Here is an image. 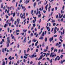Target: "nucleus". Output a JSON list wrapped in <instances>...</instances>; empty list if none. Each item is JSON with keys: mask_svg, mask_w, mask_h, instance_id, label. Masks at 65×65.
Returning a JSON list of instances; mask_svg holds the SVG:
<instances>
[{"mask_svg": "<svg viewBox=\"0 0 65 65\" xmlns=\"http://www.w3.org/2000/svg\"><path fill=\"white\" fill-rule=\"evenodd\" d=\"M59 56H57L55 58V61H56V60H58V61H59L60 60V57L61 58V59H62V58H63V55H61V56H60V57H59Z\"/></svg>", "mask_w": 65, "mask_h": 65, "instance_id": "nucleus-1", "label": "nucleus"}, {"mask_svg": "<svg viewBox=\"0 0 65 65\" xmlns=\"http://www.w3.org/2000/svg\"><path fill=\"white\" fill-rule=\"evenodd\" d=\"M8 20H7L6 21V24H8Z\"/></svg>", "mask_w": 65, "mask_h": 65, "instance_id": "nucleus-61", "label": "nucleus"}, {"mask_svg": "<svg viewBox=\"0 0 65 65\" xmlns=\"http://www.w3.org/2000/svg\"><path fill=\"white\" fill-rule=\"evenodd\" d=\"M47 38L45 37V42H46L47 41Z\"/></svg>", "mask_w": 65, "mask_h": 65, "instance_id": "nucleus-14", "label": "nucleus"}, {"mask_svg": "<svg viewBox=\"0 0 65 65\" xmlns=\"http://www.w3.org/2000/svg\"><path fill=\"white\" fill-rule=\"evenodd\" d=\"M43 28H44V27H42V28L41 29V30L42 31V30H43Z\"/></svg>", "mask_w": 65, "mask_h": 65, "instance_id": "nucleus-46", "label": "nucleus"}, {"mask_svg": "<svg viewBox=\"0 0 65 65\" xmlns=\"http://www.w3.org/2000/svg\"><path fill=\"white\" fill-rule=\"evenodd\" d=\"M63 63V60H61L60 63L61 64H62Z\"/></svg>", "mask_w": 65, "mask_h": 65, "instance_id": "nucleus-42", "label": "nucleus"}, {"mask_svg": "<svg viewBox=\"0 0 65 65\" xmlns=\"http://www.w3.org/2000/svg\"><path fill=\"white\" fill-rule=\"evenodd\" d=\"M33 18H34V19H35V22H36V17H34Z\"/></svg>", "mask_w": 65, "mask_h": 65, "instance_id": "nucleus-20", "label": "nucleus"}, {"mask_svg": "<svg viewBox=\"0 0 65 65\" xmlns=\"http://www.w3.org/2000/svg\"><path fill=\"white\" fill-rule=\"evenodd\" d=\"M34 54H33L32 55L30 56V58H34Z\"/></svg>", "mask_w": 65, "mask_h": 65, "instance_id": "nucleus-11", "label": "nucleus"}, {"mask_svg": "<svg viewBox=\"0 0 65 65\" xmlns=\"http://www.w3.org/2000/svg\"><path fill=\"white\" fill-rule=\"evenodd\" d=\"M48 6V5L47 4L46 5L45 7V8L46 9V11L47 10V6Z\"/></svg>", "mask_w": 65, "mask_h": 65, "instance_id": "nucleus-10", "label": "nucleus"}, {"mask_svg": "<svg viewBox=\"0 0 65 65\" xmlns=\"http://www.w3.org/2000/svg\"><path fill=\"white\" fill-rule=\"evenodd\" d=\"M64 6H63L62 7V10H64Z\"/></svg>", "mask_w": 65, "mask_h": 65, "instance_id": "nucleus-49", "label": "nucleus"}, {"mask_svg": "<svg viewBox=\"0 0 65 65\" xmlns=\"http://www.w3.org/2000/svg\"><path fill=\"white\" fill-rule=\"evenodd\" d=\"M18 2H16V7H17V5H18Z\"/></svg>", "mask_w": 65, "mask_h": 65, "instance_id": "nucleus-47", "label": "nucleus"}, {"mask_svg": "<svg viewBox=\"0 0 65 65\" xmlns=\"http://www.w3.org/2000/svg\"><path fill=\"white\" fill-rule=\"evenodd\" d=\"M60 51H61V49H59V50H58V53L59 54L60 53Z\"/></svg>", "mask_w": 65, "mask_h": 65, "instance_id": "nucleus-39", "label": "nucleus"}, {"mask_svg": "<svg viewBox=\"0 0 65 65\" xmlns=\"http://www.w3.org/2000/svg\"><path fill=\"white\" fill-rule=\"evenodd\" d=\"M17 22H18V24L17 25L16 27H18L19 26L18 25V24H19V23H20V19H19V18H18L17 19Z\"/></svg>", "mask_w": 65, "mask_h": 65, "instance_id": "nucleus-4", "label": "nucleus"}, {"mask_svg": "<svg viewBox=\"0 0 65 65\" xmlns=\"http://www.w3.org/2000/svg\"><path fill=\"white\" fill-rule=\"evenodd\" d=\"M15 1V0H13V1H12V3H13V2H14Z\"/></svg>", "mask_w": 65, "mask_h": 65, "instance_id": "nucleus-45", "label": "nucleus"}, {"mask_svg": "<svg viewBox=\"0 0 65 65\" xmlns=\"http://www.w3.org/2000/svg\"><path fill=\"white\" fill-rule=\"evenodd\" d=\"M3 4L2 3L1 5V8H3Z\"/></svg>", "mask_w": 65, "mask_h": 65, "instance_id": "nucleus-24", "label": "nucleus"}, {"mask_svg": "<svg viewBox=\"0 0 65 65\" xmlns=\"http://www.w3.org/2000/svg\"><path fill=\"white\" fill-rule=\"evenodd\" d=\"M41 63V62L40 61H39L38 63V65H40V64Z\"/></svg>", "mask_w": 65, "mask_h": 65, "instance_id": "nucleus-50", "label": "nucleus"}, {"mask_svg": "<svg viewBox=\"0 0 65 65\" xmlns=\"http://www.w3.org/2000/svg\"><path fill=\"white\" fill-rule=\"evenodd\" d=\"M53 12H52L51 13V14H50V15H51V16H52V14H53Z\"/></svg>", "mask_w": 65, "mask_h": 65, "instance_id": "nucleus-37", "label": "nucleus"}, {"mask_svg": "<svg viewBox=\"0 0 65 65\" xmlns=\"http://www.w3.org/2000/svg\"><path fill=\"white\" fill-rule=\"evenodd\" d=\"M51 6H50L48 8V9L50 10V9L51 8Z\"/></svg>", "mask_w": 65, "mask_h": 65, "instance_id": "nucleus-59", "label": "nucleus"}, {"mask_svg": "<svg viewBox=\"0 0 65 65\" xmlns=\"http://www.w3.org/2000/svg\"><path fill=\"white\" fill-rule=\"evenodd\" d=\"M2 51L3 53L4 52V49H3L2 50Z\"/></svg>", "mask_w": 65, "mask_h": 65, "instance_id": "nucleus-58", "label": "nucleus"}, {"mask_svg": "<svg viewBox=\"0 0 65 65\" xmlns=\"http://www.w3.org/2000/svg\"><path fill=\"white\" fill-rule=\"evenodd\" d=\"M26 39H27V38L26 37H25L24 40H23V43L26 42Z\"/></svg>", "mask_w": 65, "mask_h": 65, "instance_id": "nucleus-6", "label": "nucleus"}, {"mask_svg": "<svg viewBox=\"0 0 65 65\" xmlns=\"http://www.w3.org/2000/svg\"><path fill=\"white\" fill-rule=\"evenodd\" d=\"M57 36V35H54L53 36V37H56Z\"/></svg>", "mask_w": 65, "mask_h": 65, "instance_id": "nucleus-38", "label": "nucleus"}, {"mask_svg": "<svg viewBox=\"0 0 65 65\" xmlns=\"http://www.w3.org/2000/svg\"><path fill=\"white\" fill-rule=\"evenodd\" d=\"M56 25V23H54L53 24V26H54Z\"/></svg>", "mask_w": 65, "mask_h": 65, "instance_id": "nucleus-53", "label": "nucleus"}, {"mask_svg": "<svg viewBox=\"0 0 65 65\" xmlns=\"http://www.w3.org/2000/svg\"><path fill=\"white\" fill-rule=\"evenodd\" d=\"M61 21L62 22H63V18H62L61 19Z\"/></svg>", "mask_w": 65, "mask_h": 65, "instance_id": "nucleus-55", "label": "nucleus"}, {"mask_svg": "<svg viewBox=\"0 0 65 65\" xmlns=\"http://www.w3.org/2000/svg\"><path fill=\"white\" fill-rule=\"evenodd\" d=\"M51 49L52 50H54V47H52L51 48Z\"/></svg>", "mask_w": 65, "mask_h": 65, "instance_id": "nucleus-64", "label": "nucleus"}, {"mask_svg": "<svg viewBox=\"0 0 65 65\" xmlns=\"http://www.w3.org/2000/svg\"><path fill=\"white\" fill-rule=\"evenodd\" d=\"M25 55V57H27V56H28V55H29V54H26V53L25 54H24Z\"/></svg>", "mask_w": 65, "mask_h": 65, "instance_id": "nucleus-32", "label": "nucleus"}, {"mask_svg": "<svg viewBox=\"0 0 65 65\" xmlns=\"http://www.w3.org/2000/svg\"><path fill=\"white\" fill-rule=\"evenodd\" d=\"M5 61H3V64H2V65H5Z\"/></svg>", "mask_w": 65, "mask_h": 65, "instance_id": "nucleus-22", "label": "nucleus"}, {"mask_svg": "<svg viewBox=\"0 0 65 65\" xmlns=\"http://www.w3.org/2000/svg\"><path fill=\"white\" fill-rule=\"evenodd\" d=\"M27 56H26V57L25 56H24V59H27Z\"/></svg>", "mask_w": 65, "mask_h": 65, "instance_id": "nucleus-34", "label": "nucleus"}, {"mask_svg": "<svg viewBox=\"0 0 65 65\" xmlns=\"http://www.w3.org/2000/svg\"><path fill=\"white\" fill-rule=\"evenodd\" d=\"M8 24L9 26H11V23H8Z\"/></svg>", "mask_w": 65, "mask_h": 65, "instance_id": "nucleus-26", "label": "nucleus"}, {"mask_svg": "<svg viewBox=\"0 0 65 65\" xmlns=\"http://www.w3.org/2000/svg\"><path fill=\"white\" fill-rule=\"evenodd\" d=\"M22 15V13H21V14L20 16V18H21V19H23V15Z\"/></svg>", "mask_w": 65, "mask_h": 65, "instance_id": "nucleus-8", "label": "nucleus"}, {"mask_svg": "<svg viewBox=\"0 0 65 65\" xmlns=\"http://www.w3.org/2000/svg\"><path fill=\"white\" fill-rule=\"evenodd\" d=\"M41 14H40V15H38V18H39V17H41Z\"/></svg>", "mask_w": 65, "mask_h": 65, "instance_id": "nucleus-35", "label": "nucleus"}, {"mask_svg": "<svg viewBox=\"0 0 65 65\" xmlns=\"http://www.w3.org/2000/svg\"><path fill=\"white\" fill-rule=\"evenodd\" d=\"M52 59H51L50 60V63H52Z\"/></svg>", "mask_w": 65, "mask_h": 65, "instance_id": "nucleus-63", "label": "nucleus"}, {"mask_svg": "<svg viewBox=\"0 0 65 65\" xmlns=\"http://www.w3.org/2000/svg\"><path fill=\"white\" fill-rule=\"evenodd\" d=\"M12 20H13V18H12V17L11 18L10 21H12Z\"/></svg>", "mask_w": 65, "mask_h": 65, "instance_id": "nucleus-19", "label": "nucleus"}, {"mask_svg": "<svg viewBox=\"0 0 65 65\" xmlns=\"http://www.w3.org/2000/svg\"><path fill=\"white\" fill-rule=\"evenodd\" d=\"M39 39H41V40H42V39H43V37H40L39 38Z\"/></svg>", "mask_w": 65, "mask_h": 65, "instance_id": "nucleus-29", "label": "nucleus"}, {"mask_svg": "<svg viewBox=\"0 0 65 65\" xmlns=\"http://www.w3.org/2000/svg\"><path fill=\"white\" fill-rule=\"evenodd\" d=\"M14 25H16V24H17V21H15V22L14 23Z\"/></svg>", "mask_w": 65, "mask_h": 65, "instance_id": "nucleus-40", "label": "nucleus"}, {"mask_svg": "<svg viewBox=\"0 0 65 65\" xmlns=\"http://www.w3.org/2000/svg\"><path fill=\"white\" fill-rule=\"evenodd\" d=\"M53 39L54 37H52L51 38H50L49 40L50 42H51V41H53Z\"/></svg>", "mask_w": 65, "mask_h": 65, "instance_id": "nucleus-5", "label": "nucleus"}, {"mask_svg": "<svg viewBox=\"0 0 65 65\" xmlns=\"http://www.w3.org/2000/svg\"><path fill=\"white\" fill-rule=\"evenodd\" d=\"M55 10H57V9H58V8H57V7H56L55 8Z\"/></svg>", "mask_w": 65, "mask_h": 65, "instance_id": "nucleus-60", "label": "nucleus"}, {"mask_svg": "<svg viewBox=\"0 0 65 65\" xmlns=\"http://www.w3.org/2000/svg\"><path fill=\"white\" fill-rule=\"evenodd\" d=\"M64 11H63V10H61V13H64Z\"/></svg>", "mask_w": 65, "mask_h": 65, "instance_id": "nucleus-25", "label": "nucleus"}, {"mask_svg": "<svg viewBox=\"0 0 65 65\" xmlns=\"http://www.w3.org/2000/svg\"><path fill=\"white\" fill-rule=\"evenodd\" d=\"M54 22H55V20H52V23H54Z\"/></svg>", "mask_w": 65, "mask_h": 65, "instance_id": "nucleus-41", "label": "nucleus"}, {"mask_svg": "<svg viewBox=\"0 0 65 65\" xmlns=\"http://www.w3.org/2000/svg\"><path fill=\"white\" fill-rule=\"evenodd\" d=\"M42 36H44V32H43L42 34Z\"/></svg>", "mask_w": 65, "mask_h": 65, "instance_id": "nucleus-33", "label": "nucleus"}, {"mask_svg": "<svg viewBox=\"0 0 65 65\" xmlns=\"http://www.w3.org/2000/svg\"><path fill=\"white\" fill-rule=\"evenodd\" d=\"M44 43H43L42 44V46H43H43H44Z\"/></svg>", "mask_w": 65, "mask_h": 65, "instance_id": "nucleus-54", "label": "nucleus"}, {"mask_svg": "<svg viewBox=\"0 0 65 65\" xmlns=\"http://www.w3.org/2000/svg\"><path fill=\"white\" fill-rule=\"evenodd\" d=\"M48 49V46H47L46 48V49L47 51V50Z\"/></svg>", "mask_w": 65, "mask_h": 65, "instance_id": "nucleus-30", "label": "nucleus"}, {"mask_svg": "<svg viewBox=\"0 0 65 65\" xmlns=\"http://www.w3.org/2000/svg\"><path fill=\"white\" fill-rule=\"evenodd\" d=\"M22 9H24V11H25L26 10V8H25V7L22 6Z\"/></svg>", "mask_w": 65, "mask_h": 65, "instance_id": "nucleus-9", "label": "nucleus"}, {"mask_svg": "<svg viewBox=\"0 0 65 65\" xmlns=\"http://www.w3.org/2000/svg\"><path fill=\"white\" fill-rule=\"evenodd\" d=\"M27 29H26L25 30H23V31L25 33H26V32H27Z\"/></svg>", "mask_w": 65, "mask_h": 65, "instance_id": "nucleus-18", "label": "nucleus"}, {"mask_svg": "<svg viewBox=\"0 0 65 65\" xmlns=\"http://www.w3.org/2000/svg\"><path fill=\"white\" fill-rule=\"evenodd\" d=\"M33 41V42H36V41H37V40H35V39H34L32 40Z\"/></svg>", "mask_w": 65, "mask_h": 65, "instance_id": "nucleus-21", "label": "nucleus"}, {"mask_svg": "<svg viewBox=\"0 0 65 65\" xmlns=\"http://www.w3.org/2000/svg\"><path fill=\"white\" fill-rule=\"evenodd\" d=\"M53 54H54V53H51V54L50 55V57H51L52 58H53L54 57H56V54H55L54 55H53Z\"/></svg>", "mask_w": 65, "mask_h": 65, "instance_id": "nucleus-3", "label": "nucleus"}, {"mask_svg": "<svg viewBox=\"0 0 65 65\" xmlns=\"http://www.w3.org/2000/svg\"><path fill=\"white\" fill-rule=\"evenodd\" d=\"M11 56H10L8 58L9 59H10V60H11Z\"/></svg>", "mask_w": 65, "mask_h": 65, "instance_id": "nucleus-27", "label": "nucleus"}, {"mask_svg": "<svg viewBox=\"0 0 65 65\" xmlns=\"http://www.w3.org/2000/svg\"><path fill=\"white\" fill-rule=\"evenodd\" d=\"M15 15V13H13V17H14V16Z\"/></svg>", "mask_w": 65, "mask_h": 65, "instance_id": "nucleus-28", "label": "nucleus"}, {"mask_svg": "<svg viewBox=\"0 0 65 65\" xmlns=\"http://www.w3.org/2000/svg\"><path fill=\"white\" fill-rule=\"evenodd\" d=\"M47 50H46H46H44L43 52H47Z\"/></svg>", "mask_w": 65, "mask_h": 65, "instance_id": "nucleus-31", "label": "nucleus"}, {"mask_svg": "<svg viewBox=\"0 0 65 65\" xmlns=\"http://www.w3.org/2000/svg\"><path fill=\"white\" fill-rule=\"evenodd\" d=\"M31 40H30L29 42H28V44H30V43H31Z\"/></svg>", "mask_w": 65, "mask_h": 65, "instance_id": "nucleus-44", "label": "nucleus"}, {"mask_svg": "<svg viewBox=\"0 0 65 65\" xmlns=\"http://www.w3.org/2000/svg\"><path fill=\"white\" fill-rule=\"evenodd\" d=\"M45 60V58H43L42 59V60L43 61H44V60Z\"/></svg>", "mask_w": 65, "mask_h": 65, "instance_id": "nucleus-43", "label": "nucleus"}, {"mask_svg": "<svg viewBox=\"0 0 65 65\" xmlns=\"http://www.w3.org/2000/svg\"><path fill=\"white\" fill-rule=\"evenodd\" d=\"M7 30H8V32H9V28H8Z\"/></svg>", "mask_w": 65, "mask_h": 65, "instance_id": "nucleus-52", "label": "nucleus"}, {"mask_svg": "<svg viewBox=\"0 0 65 65\" xmlns=\"http://www.w3.org/2000/svg\"><path fill=\"white\" fill-rule=\"evenodd\" d=\"M36 2L34 3V7H35V6H36Z\"/></svg>", "mask_w": 65, "mask_h": 65, "instance_id": "nucleus-12", "label": "nucleus"}, {"mask_svg": "<svg viewBox=\"0 0 65 65\" xmlns=\"http://www.w3.org/2000/svg\"><path fill=\"white\" fill-rule=\"evenodd\" d=\"M57 51H58V50L57 49H55L54 51V52H57Z\"/></svg>", "mask_w": 65, "mask_h": 65, "instance_id": "nucleus-17", "label": "nucleus"}, {"mask_svg": "<svg viewBox=\"0 0 65 65\" xmlns=\"http://www.w3.org/2000/svg\"><path fill=\"white\" fill-rule=\"evenodd\" d=\"M54 31V34H55V33H56L57 32V31H56V30H55Z\"/></svg>", "mask_w": 65, "mask_h": 65, "instance_id": "nucleus-62", "label": "nucleus"}, {"mask_svg": "<svg viewBox=\"0 0 65 65\" xmlns=\"http://www.w3.org/2000/svg\"><path fill=\"white\" fill-rule=\"evenodd\" d=\"M35 24L34 23L33 24V26L34 27H35Z\"/></svg>", "mask_w": 65, "mask_h": 65, "instance_id": "nucleus-51", "label": "nucleus"}, {"mask_svg": "<svg viewBox=\"0 0 65 65\" xmlns=\"http://www.w3.org/2000/svg\"><path fill=\"white\" fill-rule=\"evenodd\" d=\"M39 10H40V11H42L43 10V6H42V9H41V8H39Z\"/></svg>", "mask_w": 65, "mask_h": 65, "instance_id": "nucleus-7", "label": "nucleus"}, {"mask_svg": "<svg viewBox=\"0 0 65 65\" xmlns=\"http://www.w3.org/2000/svg\"><path fill=\"white\" fill-rule=\"evenodd\" d=\"M14 59V57H12V58L11 59V60H12V59Z\"/></svg>", "mask_w": 65, "mask_h": 65, "instance_id": "nucleus-48", "label": "nucleus"}, {"mask_svg": "<svg viewBox=\"0 0 65 65\" xmlns=\"http://www.w3.org/2000/svg\"><path fill=\"white\" fill-rule=\"evenodd\" d=\"M49 26H50V27H51V23H49Z\"/></svg>", "mask_w": 65, "mask_h": 65, "instance_id": "nucleus-57", "label": "nucleus"}, {"mask_svg": "<svg viewBox=\"0 0 65 65\" xmlns=\"http://www.w3.org/2000/svg\"><path fill=\"white\" fill-rule=\"evenodd\" d=\"M8 26V24H5L4 27L5 28L6 27H7V26Z\"/></svg>", "mask_w": 65, "mask_h": 65, "instance_id": "nucleus-15", "label": "nucleus"}, {"mask_svg": "<svg viewBox=\"0 0 65 65\" xmlns=\"http://www.w3.org/2000/svg\"><path fill=\"white\" fill-rule=\"evenodd\" d=\"M7 47H8L9 46V43H10V37H8L7 38Z\"/></svg>", "mask_w": 65, "mask_h": 65, "instance_id": "nucleus-2", "label": "nucleus"}, {"mask_svg": "<svg viewBox=\"0 0 65 65\" xmlns=\"http://www.w3.org/2000/svg\"><path fill=\"white\" fill-rule=\"evenodd\" d=\"M16 33H17V32H20V30H17L15 31Z\"/></svg>", "mask_w": 65, "mask_h": 65, "instance_id": "nucleus-16", "label": "nucleus"}, {"mask_svg": "<svg viewBox=\"0 0 65 65\" xmlns=\"http://www.w3.org/2000/svg\"><path fill=\"white\" fill-rule=\"evenodd\" d=\"M56 46H58V45H59V43H57L56 44Z\"/></svg>", "mask_w": 65, "mask_h": 65, "instance_id": "nucleus-23", "label": "nucleus"}, {"mask_svg": "<svg viewBox=\"0 0 65 65\" xmlns=\"http://www.w3.org/2000/svg\"><path fill=\"white\" fill-rule=\"evenodd\" d=\"M47 59L49 61H50V59H49V58L47 57Z\"/></svg>", "mask_w": 65, "mask_h": 65, "instance_id": "nucleus-36", "label": "nucleus"}, {"mask_svg": "<svg viewBox=\"0 0 65 65\" xmlns=\"http://www.w3.org/2000/svg\"><path fill=\"white\" fill-rule=\"evenodd\" d=\"M22 2V0H20V3H21Z\"/></svg>", "mask_w": 65, "mask_h": 65, "instance_id": "nucleus-56", "label": "nucleus"}, {"mask_svg": "<svg viewBox=\"0 0 65 65\" xmlns=\"http://www.w3.org/2000/svg\"><path fill=\"white\" fill-rule=\"evenodd\" d=\"M41 59H42V57L41 56H40V58L38 59V60H41Z\"/></svg>", "mask_w": 65, "mask_h": 65, "instance_id": "nucleus-13", "label": "nucleus"}]
</instances>
